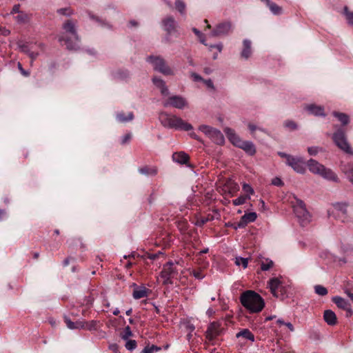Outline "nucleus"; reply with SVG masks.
I'll return each mask as SVG.
<instances>
[{
  "instance_id": "47",
  "label": "nucleus",
  "mask_w": 353,
  "mask_h": 353,
  "mask_svg": "<svg viewBox=\"0 0 353 353\" xmlns=\"http://www.w3.org/2000/svg\"><path fill=\"white\" fill-rule=\"evenodd\" d=\"M132 336V332L130 326L128 325L124 328V330L121 335V338L123 340H127L130 336Z\"/></svg>"
},
{
  "instance_id": "43",
  "label": "nucleus",
  "mask_w": 353,
  "mask_h": 353,
  "mask_svg": "<svg viewBox=\"0 0 353 353\" xmlns=\"http://www.w3.org/2000/svg\"><path fill=\"white\" fill-rule=\"evenodd\" d=\"M344 13L349 25L353 26V12L348 10L347 7L344 8Z\"/></svg>"
},
{
  "instance_id": "2",
  "label": "nucleus",
  "mask_w": 353,
  "mask_h": 353,
  "mask_svg": "<svg viewBox=\"0 0 353 353\" xmlns=\"http://www.w3.org/2000/svg\"><path fill=\"white\" fill-rule=\"evenodd\" d=\"M66 34H70L72 37H69L64 35L59 37V41H64L66 45V48L68 50H77L79 49V43L80 38L77 34L76 24L72 20H67L62 26Z\"/></svg>"
},
{
  "instance_id": "12",
  "label": "nucleus",
  "mask_w": 353,
  "mask_h": 353,
  "mask_svg": "<svg viewBox=\"0 0 353 353\" xmlns=\"http://www.w3.org/2000/svg\"><path fill=\"white\" fill-rule=\"evenodd\" d=\"M232 30V23L229 21L219 23L211 32L212 37H223L229 34Z\"/></svg>"
},
{
  "instance_id": "11",
  "label": "nucleus",
  "mask_w": 353,
  "mask_h": 353,
  "mask_svg": "<svg viewBox=\"0 0 353 353\" xmlns=\"http://www.w3.org/2000/svg\"><path fill=\"white\" fill-rule=\"evenodd\" d=\"M286 165L297 173L304 174L305 172V162L303 157L292 156Z\"/></svg>"
},
{
  "instance_id": "45",
  "label": "nucleus",
  "mask_w": 353,
  "mask_h": 353,
  "mask_svg": "<svg viewBox=\"0 0 353 353\" xmlns=\"http://www.w3.org/2000/svg\"><path fill=\"white\" fill-rule=\"evenodd\" d=\"M57 13L66 17H70L73 14V11L70 9V8H63L58 9Z\"/></svg>"
},
{
  "instance_id": "24",
  "label": "nucleus",
  "mask_w": 353,
  "mask_h": 353,
  "mask_svg": "<svg viewBox=\"0 0 353 353\" xmlns=\"http://www.w3.org/2000/svg\"><path fill=\"white\" fill-rule=\"evenodd\" d=\"M189 159L188 154L184 152H174L172 154L173 161L180 164H186Z\"/></svg>"
},
{
  "instance_id": "63",
  "label": "nucleus",
  "mask_w": 353,
  "mask_h": 353,
  "mask_svg": "<svg viewBox=\"0 0 353 353\" xmlns=\"http://www.w3.org/2000/svg\"><path fill=\"white\" fill-rule=\"evenodd\" d=\"M191 77H192V79L194 81H203V80H204L199 74H198L195 72H192L191 74Z\"/></svg>"
},
{
  "instance_id": "34",
  "label": "nucleus",
  "mask_w": 353,
  "mask_h": 353,
  "mask_svg": "<svg viewBox=\"0 0 353 353\" xmlns=\"http://www.w3.org/2000/svg\"><path fill=\"white\" fill-rule=\"evenodd\" d=\"M343 172L349 181L353 184V163L347 164L344 168Z\"/></svg>"
},
{
  "instance_id": "62",
  "label": "nucleus",
  "mask_w": 353,
  "mask_h": 353,
  "mask_svg": "<svg viewBox=\"0 0 353 353\" xmlns=\"http://www.w3.org/2000/svg\"><path fill=\"white\" fill-rule=\"evenodd\" d=\"M20 4H15L13 7H12V9L10 12V14H15V13H17L19 14V12H21V11L20 10Z\"/></svg>"
},
{
  "instance_id": "26",
  "label": "nucleus",
  "mask_w": 353,
  "mask_h": 353,
  "mask_svg": "<svg viewBox=\"0 0 353 353\" xmlns=\"http://www.w3.org/2000/svg\"><path fill=\"white\" fill-rule=\"evenodd\" d=\"M138 170L140 174L148 176H155V175H157V174L158 172V170H157V167H154V166L150 167L148 165H145L143 167L139 168Z\"/></svg>"
},
{
  "instance_id": "4",
  "label": "nucleus",
  "mask_w": 353,
  "mask_h": 353,
  "mask_svg": "<svg viewBox=\"0 0 353 353\" xmlns=\"http://www.w3.org/2000/svg\"><path fill=\"white\" fill-rule=\"evenodd\" d=\"M332 140L340 150L349 154H353V150L347 141L346 132L342 127H339L333 133Z\"/></svg>"
},
{
  "instance_id": "10",
  "label": "nucleus",
  "mask_w": 353,
  "mask_h": 353,
  "mask_svg": "<svg viewBox=\"0 0 353 353\" xmlns=\"http://www.w3.org/2000/svg\"><path fill=\"white\" fill-rule=\"evenodd\" d=\"M223 330V329L221 327V323L219 321H213L210 323L205 333L206 339L209 341H212L222 334Z\"/></svg>"
},
{
  "instance_id": "32",
  "label": "nucleus",
  "mask_w": 353,
  "mask_h": 353,
  "mask_svg": "<svg viewBox=\"0 0 353 353\" xmlns=\"http://www.w3.org/2000/svg\"><path fill=\"white\" fill-rule=\"evenodd\" d=\"M289 289H290L289 286L283 285L282 284V285L280 287V288L279 289V290L277 292V296H274L280 299L281 300L285 299L286 298L288 297Z\"/></svg>"
},
{
  "instance_id": "7",
  "label": "nucleus",
  "mask_w": 353,
  "mask_h": 353,
  "mask_svg": "<svg viewBox=\"0 0 353 353\" xmlns=\"http://www.w3.org/2000/svg\"><path fill=\"white\" fill-rule=\"evenodd\" d=\"M161 25L164 31L166 32L165 39L170 41V36L177 33V22L173 17L169 16L162 19Z\"/></svg>"
},
{
  "instance_id": "6",
  "label": "nucleus",
  "mask_w": 353,
  "mask_h": 353,
  "mask_svg": "<svg viewBox=\"0 0 353 353\" xmlns=\"http://www.w3.org/2000/svg\"><path fill=\"white\" fill-rule=\"evenodd\" d=\"M199 130L207 135L213 142L218 145L224 143L225 139L221 132L217 129L212 128L207 125H201Z\"/></svg>"
},
{
  "instance_id": "61",
  "label": "nucleus",
  "mask_w": 353,
  "mask_h": 353,
  "mask_svg": "<svg viewBox=\"0 0 353 353\" xmlns=\"http://www.w3.org/2000/svg\"><path fill=\"white\" fill-rule=\"evenodd\" d=\"M119 77L122 79H125L130 77V74L128 71H120L119 72Z\"/></svg>"
},
{
  "instance_id": "3",
  "label": "nucleus",
  "mask_w": 353,
  "mask_h": 353,
  "mask_svg": "<svg viewBox=\"0 0 353 353\" xmlns=\"http://www.w3.org/2000/svg\"><path fill=\"white\" fill-rule=\"evenodd\" d=\"M159 121L163 126L176 130L190 131L193 129V126L181 118L176 115L168 114L165 112L159 114Z\"/></svg>"
},
{
  "instance_id": "19",
  "label": "nucleus",
  "mask_w": 353,
  "mask_h": 353,
  "mask_svg": "<svg viewBox=\"0 0 353 353\" xmlns=\"http://www.w3.org/2000/svg\"><path fill=\"white\" fill-rule=\"evenodd\" d=\"M242 150H243L247 154L250 156L255 154L256 153V148L254 143L250 141H243L240 143L238 147Z\"/></svg>"
},
{
  "instance_id": "38",
  "label": "nucleus",
  "mask_w": 353,
  "mask_h": 353,
  "mask_svg": "<svg viewBox=\"0 0 353 353\" xmlns=\"http://www.w3.org/2000/svg\"><path fill=\"white\" fill-rule=\"evenodd\" d=\"M250 195H242L239 196L237 199L232 201L234 205H240L245 203L246 200L250 199Z\"/></svg>"
},
{
  "instance_id": "52",
  "label": "nucleus",
  "mask_w": 353,
  "mask_h": 353,
  "mask_svg": "<svg viewBox=\"0 0 353 353\" xmlns=\"http://www.w3.org/2000/svg\"><path fill=\"white\" fill-rule=\"evenodd\" d=\"M224 132L228 139L236 134L234 130L230 128H225Z\"/></svg>"
},
{
  "instance_id": "44",
  "label": "nucleus",
  "mask_w": 353,
  "mask_h": 353,
  "mask_svg": "<svg viewBox=\"0 0 353 353\" xmlns=\"http://www.w3.org/2000/svg\"><path fill=\"white\" fill-rule=\"evenodd\" d=\"M274 265V263L271 260L267 259L265 262H262L261 264V269L263 271H267L270 270Z\"/></svg>"
},
{
  "instance_id": "33",
  "label": "nucleus",
  "mask_w": 353,
  "mask_h": 353,
  "mask_svg": "<svg viewBox=\"0 0 353 353\" xmlns=\"http://www.w3.org/2000/svg\"><path fill=\"white\" fill-rule=\"evenodd\" d=\"M30 16L23 11L19 12L18 15L15 17V20L19 23H27L30 21Z\"/></svg>"
},
{
  "instance_id": "56",
  "label": "nucleus",
  "mask_w": 353,
  "mask_h": 353,
  "mask_svg": "<svg viewBox=\"0 0 353 353\" xmlns=\"http://www.w3.org/2000/svg\"><path fill=\"white\" fill-rule=\"evenodd\" d=\"M272 184L276 186H282L283 185V182L279 177H275L272 181Z\"/></svg>"
},
{
  "instance_id": "5",
  "label": "nucleus",
  "mask_w": 353,
  "mask_h": 353,
  "mask_svg": "<svg viewBox=\"0 0 353 353\" xmlns=\"http://www.w3.org/2000/svg\"><path fill=\"white\" fill-rule=\"evenodd\" d=\"M146 61L151 63L155 71L164 75H173V70L166 64L165 61L161 56L150 55L146 58Z\"/></svg>"
},
{
  "instance_id": "16",
  "label": "nucleus",
  "mask_w": 353,
  "mask_h": 353,
  "mask_svg": "<svg viewBox=\"0 0 353 353\" xmlns=\"http://www.w3.org/2000/svg\"><path fill=\"white\" fill-rule=\"evenodd\" d=\"M153 84L158 88L162 95L168 96L170 94L168 86L165 85V82L161 78L158 77H154L152 79Z\"/></svg>"
},
{
  "instance_id": "14",
  "label": "nucleus",
  "mask_w": 353,
  "mask_h": 353,
  "mask_svg": "<svg viewBox=\"0 0 353 353\" xmlns=\"http://www.w3.org/2000/svg\"><path fill=\"white\" fill-rule=\"evenodd\" d=\"M306 165L312 173L318 175L321 174V172L325 167L323 165L313 159L308 160Z\"/></svg>"
},
{
  "instance_id": "21",
  "label": "nucleus",
  "mask_w": 353,
  "mask_h": 353,
  "mask_svg": "<svg viewBox=\"0 0 353 353\" xmlns=\"http://www.w3.org/2000/svg\"><path fill=\"white\" fill-rule=\"evenodd\" d=\"M281 285V281L277 278H272L268 281L269 288L274 296H277V292Z\"/></svg>"
},
{
  "instance_id": "58",
  "label": "nucleus",
  "mask_w": 353,
  "mask_h": 353,
  "mask_svg": "<svg viewBox=\"0 0 353 353\" xmlns=\"http://www.w3.org/2000/svg\"><path fill=\"white\" fill-rule=\"evenodd\" d=\"M192 275L199 280H201L204 278V275L201 271L193 270Z\"/></svg>"
},
{
  "instance_id": "30",
  "label": "nucleus",
  "mask_w": 353,
  "mask_h": 353,
  "mask_svg": "<svg viewBox=\"0 0 353 353\" xmlns=\"http://www.w3.org/2000/svg\"><path fill=\"white\" fill-rule=\"evenodd\" d=\"M134 119V114L132 112H129L127 116L123 112L117 114V119L121 123H126L132 121Z\"/></svg>"
},
{
  "instance_id": "36",
  "label": "nucleus",
  "mask_w": 353,
  "mask_h": 353,
  "mask_svg": "<svg viewBox=\"0 0 353 353\" xmlns=\"http://www.w3.org/2000/svg\"><path fill=\"white\" fill-rule=\"evenodd\" d=\"M175 8L181 14H185L186 6L182 0H175Z\"/></svg>"
},
{
  "instance_id": "8",
  "label": "nucleus",
  "mask_w": 353,
  "mask_h": 353,
  "mask_svg": "<svg viewBox=\"0 0 353 353\" xmlns=\"http://www.w3.org/2000/svg\"><path fill=\"white\" fill-rule=\"evenodd\" d=\"M173 262L168 261L163 266L160 275L163 279V285L172 284V278L177 274L176 270L173 268Z\"/></svg>"
},
{
  "instance_id": "13",
  "label": "nucleus",
  "mask_w": 353,
  "mask_h": 353,
  "mask_svg": "<svg viewBox=\"0 0 353 353\" xmlns=\"http://www.w3.org/2000/svg\"><path fill=\"white\" fill-rule=\"evenodd\" d=\"M294 212L301 225H303L310 221V215L305 207L294 206Z\"/></svg>"
},
{
  "instance_id": "57",
  "label": "nucleus",
  "mask_w": 353,
  "mask_h": 353,
  "mask_svg": "<svg viewBox=\"0 0 353 353\" xmlns=\"http://www.w3.org/2000/svg\"><path fill=\"white\" fill-rule=\"evenodd\" d=\"M285 126L286 128H290L292 130H295L297 128V125L294 122V121H288L285 123Z\"/></svg>"
},
{
  "instance_id": "28",
  "label": "nucleus",
  "mask_w": 353,
  "mask_h": 353,
  "mask_svg": "<svg viewBox=\"0 0 353 353\" xmlns=\"http://www.w3.org/2000/svg\"><path fill=\"white\" fill-rule=\"evenodd\" d=\"M265 3L272 14L275 15H280L283 13V8L276 3L271 1L270 0H265Z\"/></svg>"
},
{
  "instance_id": "48",
  "label": "nucleus",
  "mask_w": 353,
  "mask_h": 353,
  "mask_svg": "<svg viewBox=\"0 0 353 353\" xmlns=\"http://www.w3.org/2000/svg\"><path fill=\"white\" fill-rule=\"evenodd\" d=\"M229 140L236 147H239L242 141V140L237 134L234 135V137H231Z\"/></svg>"
},
{
  "instance_id": "49",
  "label": "nucleus",
  "mask_w": 353,
  "mask_h": 353,
  "mask_svg": "<svg viewBox=\"0 0 353 353\" xmlns=\"http://www.w3.org/2000/svg\"><path fill=\"white\" fill-rule=\"evenodd\" d=\"M65 323L67 327L70 330L76 329L75 322L72 321L68 317H64Z\"/></svg>"
},
{
  "instance_id": "42",
  "label": "nucleus",
  "mask_w": 353,
  "mask_h": 353,
  "mask_svg": "<svg viewBox=\"0 0 353 353\" xmlns=\"http://www.w3.org/2000/svg\"><path fill=\"white\" fill-rule=\"evenodd\" d=\"M98 323V321L94 320L89 322L85 321V329L90 331L96 330L97 329Z\"/></svg>"
},
{
  "instance_id": "1",
  "label": "nucleus",
  "mask_w": 353,
  "mask_h": 353,
  "mask_svg": "<svg viewBox=\"0 0 353 353\" xmlns=\"http://www.w3.org/2000/svg\"><path fill=\"white\" fill-rule=\"evenodd\" d=\"M240 302L250 313H258L265 306L263 299L253 290L243 292L240 296Z\"/></svg>"
},
{
  "instance_id": "50",
  "label": "nucleus",
  "mask_w": 353,
  "mask_h": 353,
  "mask_svg": "<svg viewBox=\"0 0 353 353\" xmlns=\"http://www.w3.org/2000/svg\"><path fill=\"white\" fill-rule=\"evenodd\" d=\"M320 148L316 146H312L307 148V152L308 153L312 156H315L318 154V152L320 151Z\"/></svg>"
},
{
  "instance_id": "23",
  "label": "nucleus",
  "mask_w": 353,
  "mask_h": 353,
  "mask_svg": "<svg viewBox=\"0 0 353 353\" xmlns=\"http://www.w3.org/2000/svg\"><path fill=\"white\" fill-rule=\"evenodd\" d=\"M349 203L347 202H336L333 203L334 210L339 214H341L344 216V219L347 218V207Z\"/></svg>"
},
{
  "instance_id": "37",
  "label": "nucleus",
  "mask_w": 353,
  "mask_h": 353,
  "mask_svg": "<svg viewBox=\"0 0 353 353\" xmlns=\"http://www.w3.org/2000/svg\"><path fill=\"white\" fill-rule=\"evenodd\" d=\"M234 263L238 266L242 265L243 268H246L248 264V258L236 256L235 257Z\"/></svg>"
},
{
  "instance_id": "39",
  "label": "nucleus",
  "mask_w": 353,
  "mask_h": 353,
  "mask_svg": "<svg viewBox=\"0 0 353 353\" xmlns=\"http://www.w3.org/2000/svg\"><path fill=\"white\" fill-rule=\"evenodd\" d=\"M214 219V216L212 215H208L207 217H201L199 219H197L196 222V225L199 227H202L207 222L210 221H212Z\"/></svg>"
},
{
  "instance_id": "27",
  "label": "nucleus",
  "mask_w": 353,
  "mask_h": 353,
  "mask_svg": "<svg viewBox=\"0 0 353 353\" xmlns=\"http://www.w3.org/2000/svg\"><path fill=\"white\" fill-rule=\"evenodd\" d=\"M86 13L88 14L89 18L91 20H92V21H95L96 23H97L99 26H100L101 27L110 28V25L105 19H103L100 18L99 17L94 14L90 10H87Z\"/></svg>"
},
{
  "instance_id": "29",
  "label": "nucleus",
  "mask_w": 353,
  "mask_h": 353,
  "mask_svg": "<svg viewBox=\"0 0 353 353\" xmlns=\"http://www.w3.org/2000/svg\"><path fill=\"white\" fill-rule=\"evenodd\" d=\"M332 300L338 307L343 310L347 309L350 305V303L347 300L339 296L332 297Z\"/></svg>"
},
{
  "instance_id": "54",
  "label": "nucleus",
  "mask_w": 353,
  "mask_h": 353,
  "mask_svg": "<svg viewBox=\"0 0 353 353\" xmlns=\"http://www.w3.org/2000/svg\"><path fill=\"white\" fill-rule=\"evenodd\" d=\"M243 190L245 192L248 193L250 194H252L254 193L253 188L249 184L247 183H244L243 185Z\"/></svg>"
},
{
  "instance_id": "31",
  "label": "nucleus",
  "mask_w": 353,
  "mask_h": 353,
  "mask_svg": "<svg viewBox=\"0 0 353 353\" xmlns=\"http://www.w3.org/2000/svg\"><path fill=\"white\" fill-rule=\"evenodd\" d=\"M236 338L243 337L251 341H254V335L248 329H243L236 334Z\"/></svg>"
},
{
  "instance_id": "59",
  "label": "nucleus",
  "mask_w": 353,
  "mask_h": 353,
  "mask_svg": "<svg viewBox=\"0 0 353 353\" xmlns=\"http://www.w3.org/2000/svg\"><path fill=\"white\" fill-rule=\"evenodd\" d=\"M278 155L279 157H281V158H285V163L287 164V163L288 162L289 159H290V158L292 157V155H290V154H286L285 152H278Z\"/></svg>"
},
{
  "instance_id": "25",
  "label": "nucleus",
  "mask_w": 353,
  "mask_h": 353,
  "mask_svg": "<svg viewBox=\"0 0 353 353\" xmlns=\"http://www.w3.org/2000/svg\"><path fill=\"white\" fill-rule=\"evenodd\" d=\"M332 115L341 122L342 126L347 125L350 121V117L345 113L333 111Z\"/></svg>"
},
{
  "instance_id": "15",
  "label": "nucleus",
  "mask_w": 353,
  "mask_h": 353,
  "mask_svg": "<svg viewBox=\"0 0 353 353\" xmlns=\"http://www.w3.org/2000/svg\"><path fill=\"white\" fill-rule=\"evenodd\" d=\"M321 177H323L324 179L334 182V183H339L340 180L337 176V174L330 168L324 167L323 169L321 174L319 175Z\"/></svg>"
},
{
  "instance_id": "53",
  "label": "nucleus",
  "mask_w": 353,
  "mask_h": 353,
  "mask_svg": "<svg viewBox=\"0 0 353 353\" xmlns=\"http://www.w3.org/2000/svg\"><path fill=\"white\" fill-rule=\"evenodd\" d=\"M132 138L131 133H128L121 137V143L125 145L130 141Z\"/></svg>"
},
{
  "instance_id": "51",
  "label": "nucleus",
  "mask_w": 353,
  "mask_h": 353,
  "mask_svg": "<svg viewBox=\"0 0 353 353\" xmlns=\"http://www.w3.org/2000/svg\"><path fill=\"white\" fill-rule=\"evenodd\" d=\"M248 224V223H247V221L245 219H243V217L241 216L240 221L236 223V225L234 226V229L243 228Z\"/></svg>"
},
{
  "instance_id": "18",
  "label": "nucleus",
  "mask_w": 353,
  "mask_h": 353,
  "mask_svg": "<svg viewBox=\"0 0 353 353\" xmlns=\"http://www.w3.org/2000/svg\"><path fill=\"white\" fill-rule=\"evenodd\" d=\"M132 286L134 287V290L132 293V296L134 299H140L148 296L149 290L145 287L137 286L136 283H133Z\"/></svg>"
},
{
  "instance_id": "9",
  "label": "nucleus",
  "mask_w": 353,
  "mask_h": 353,
  "mask_svg": "<svg viewBox=\"0 0 353 353\" xmlns=\"http://www.w3.org/2000/svg\"><path fill=\"white\" fill-rule=\"evenodd\" d=\"M163 105L165 108L173 107L178 109H183L188 105V102L184 97L180 95H174L163 101Z\"/></svg>"
},
{
  "instance_id": "22",
  "label": "nucleus",
  "mask_w": 353,
  "mask_h": 353,
  "mask_svg": "<svg viewBox=\"0 0 353 353\" xmlns=\"http://www.w3.org/2000/svg\"><path fill=\"white\" fill-rule=\"evenodd\" d=\"M323 319L329 325H334L337 323L336 314L331 310H327L324 312Z\"/></svg>"
},
{
  "instance_id": "41",
  "label": "nucleus",
  "mask_w": 353,
  "mask_h": 353,
  "mask_svg": "<svg viewBox=\"0 0 353 353\" xmlns=\"http://www.w3.org/2000/svg\"><path fill=\"white\" fill-rule=\"evenodd\" d=\"M243 217V219H245L247 221V223H252L254 222L257 217L256 212H249L245 213L244 215L242 216Z\"/></svg>"
},
{
  "instance_id": "17",
  "label": "nucleus",
  "mask_w": 353,
  "mask_h": 353,
  "mask_svg": "<svg viewBox=\"0 0 353 353\" xmlns=\"http://www.w3.org/2000/svg\"><path fill=\"white\" fill-rule=\"evenodd\" d=\"M305 109L307 111L316 117H325L326 116V114L324 111V108L321 105H316L315 104H311L309 105H307L305 107Z\"/></svg>"
},
{
  "instance_id": "46",
  "label": "nucleus",
  "mask_w": 353,
  "mask_h": 353,
  "mask_svg": "<svg viewBox=\"0 0 353 353\" xmlns=\"http://www.w3.org/2000/svg\"><path fill=\"white\" fill-rule=\"evenodd\" d=\"M125 348L129 351H132L137 347V341L135 340H128L125 345Z\"/></svg>"
},
{
  "instance_id": "20",
  "label": "nucleus",
  "mask_w": 353,
  "mask_h": 353,
  "mask_svg": "<svg viewBox=\"0 0 353 353\" xmlns=\"http://www.w3.org/2000/svg\"><path fill=\"white\" fill-rule=\"evenodd\" d=\"M252 54V42L249 39L243 41V50L241 52V58L248 59Z\"/></svg>"
},
{
  "instance_id": "55",
  "label": "nucleus",
  "mask_w": 353,
  "mask_h": 353,
  "mask_svg": "<svg viewBox=\"0 0 353 353\" xmlns=\"http://www.w3.org/2000/svg\"><path fill=\"white\" fill-rule=\"evenodd\" d=\"M213 48H216L218 50V52H221L223 49V44L221 43H219L217 44L214 45H210L209 46V50H212Z\"/></svg>"
},
{
  "instance_id": "64",
  "label": "nucleus",
  "mask_w": 353,
  "mask_h": 353,
  "mask_svg": "<svg viewBox=\"0 0 353 353\" xmlns=\"http://www.w3.org/2000/svg\"><path fill=\"white\" fill-rule=\"evenodd\" d=\"M248 129L250 130L251 133H253L257 129L259 130L263 131V129H261L260 128H257V126L253 123H249L248 125Z\"/></svg>"
},
{
  "instance_id": "35",
  "label": "nucleus",
  "mask_w": 353,
  "mask_h": 353,
  "mask_svg": "<svg viewBox=\"0 0 353 353\" xmlns=\"http://www.w3.org/2000/svg\"><path fill=\"white\" fill-rule=\"evenodd\" d=\"M161 350V347L159 346H157L156 345H151L149 344L146 345L142 350L141 353H154L156 352H159Z\"/></svg>"
},
{
  "instance_id": "60",
  "label": "nucleus",
  "mask_w": 353,
  "mask_h": 353,
  "mask_svg": "<svg viewBox=\"0 0 353 353\" xmlns=\"http://www.w3.org/2000/svg\"><path fill=\"white\" fill-rule=\"evenodd\" d=\"M17 67H18V69L19 70V71L21 72V73L23 76H25V77H28V76H29V75H30V72H28V71H26V70H25L23 68L22 65H21V63H19V62L18 63V64H17Z\"/></svg>"
},
{
  "instance_id": "40",
  "label": "nucleus",
  "mask_w": 353,
  "mask_h": 353,
  "mask_svg": "<svg viewBox=\"0 0 353 353\" xmlns=\"http://www.w3.org/2000/svg\"><path fill=\"white\" fill-rule=\"evenodd\" d=\"M314 292L319 296H325L328 293L327 288L321 285L314 286Z\"/></svg>"
}]
</instances>
